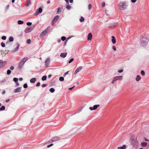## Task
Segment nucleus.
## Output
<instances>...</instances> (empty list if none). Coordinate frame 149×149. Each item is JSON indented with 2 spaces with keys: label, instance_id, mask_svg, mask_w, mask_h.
<instances>
[{
  "label": "nucleus",
  "instance_id": "f257e3e1",
  "mask_svg": "<svg viewBox=\"0 0 149 149\" xmlns=\"http://www.w3.org/2000/svg\"><path fill=\"white\" fill-rule=\"evenodd\" d=\"M149 38L148 36H143L141 38V45L143 47L146 45L148 43Z\"/></svg>",
  "mask_w": 149,
  "mask_h": 149
},
{
  "label": "nucleus",
  "instance_id": "f03ea898",
  "mask_svg": "<svg viewBox=\"0 0 149 149\" xmlns=\"http://www.w3.org/2000/svg\"><path fill=\"white\" fill-rule=\"evenodd\" d=\"M119 7L120 10H125L127 9V3L124 2H121L119 4Z\"/></svg>",
  "mask_w": 149,
  "mask_h": 149
},
{
  "label": "nucleus",
  "instance_id": "7ed1b4c3",
  "mask_svg": "<svg viewBox=\"0 0 149 149\" xmlns=\"http://www.w3.org/2000/svg\"><path fill=\"white\" fill-rule=\"evenodd\" d=\"M131 144L134 147H136L138 145V142L136 138H131Z\"/></svg>",
  "mask_w": 149,
  "mask_h": 149
},
{
  "label": "nucleus",
  "instance_id": "20e7f679",
  "mask_svg": "<svg viewBox=\"0 0 149 149\" xmlns=\"http://www.w3.org/2000/svg\"><path fill=\"white\" fill-rule=\"evenodd\" d=\"M61 139V138L59 136H57L52 137L50 140L48 141L47 143L50 142H53L54 141L59 140Z\"/></svg>",
  "mask_w": 149,
  "mask_h": 149
},
{
  "label": "nucleus",
  "instance_id": "39448f33",
  "mask_svg": "<svg viewBox=\"0 0 149 149\" xmlns=\"http://www.w3.org/2000/svg\"><path fill=\"white\" fill-rule=\"evenodd\" d=\"M42 11V9L41 8H39L37 10V11L33 14V15L36 16L38 15L39 14L41 13Z\"/></svg>",
  "mask_w": 149,
  "mask_h": 149
},
{
  "label": "nucleus",
  "instance_id": "423d86ee",
  "mask_svg": "<svg viewBox=\"0 0 149 149\" xmlns=\"http://www.w3.org/2000/svg\"><path fill=\"white\" fill-rule=\"evenodd\" d=\"M50 63V58L49 57L45 61V66L46 68L49 66Z\"/></svg>",
  "mask_w": 149,
  "mask_h": 149
},
{
  "label": "nucleus",
  "instance_id": "0eeeda50",
  "mask_svg": "<svg viewBox=\"0 0 149 149\" xmlns=\"http://www.w3.org/2000/svg\"><path fill=\"white\" fill-rule=\"evenodd\" d=\"M48 31L47 29L43 31L40 34V37H42L45 36L47 33Z\"/></svg>",
  "mask_w": 149,
  "mask_h": 149
},
{
  "label": "nucleus",
  "instance_id": "6e6552de",
  "mask_svg": "<svg viewBox=\"0 0 149 149\" xmlns=\"http://www.w3.org/2000/svg\"><path fill=\"white\" fill-rule=\"evenodd\" d=\"M6 63V61H3L0 60V69L3 68Z\"/></svg>",
  "mask_w": 149,
  "mask_h": 149
},
{
  "label": "nucleus",
  "instance_id": "1a4fd4ad",
  "mask_svg": "<svg viewBox=\"0 0 149 149\" xmlns=\"http://www.w3.org/2000/svg\"><path fill=\"white\" fill-rule=\"evenodd\" d=\"M123 77L122 76H117L114 77V80L116 81L122 80L123 79Z\"/></svg>",
  "mask_w": 149,
  "mask_h": 149
},
{
  "label": "nucleus",
  "instance_id": "9d476101",
  "mask_svg": "<svg viewBox=\"0 0 149 149\" xmlns=\"http://www.w3.org/2000/svg\"><path fill=\"white\" fill-rule=\"evenodd\" d=\"M99 104L94 105L93 107H89V109L91 110H93L96 109L98 107H100Z\"/></svg>",
  "mask_w": 149,
  "mask_h": 149
},
{
  "label": "nucleus",
  "instance_id": "9b49d317",
  "mask_svg": "<svg viewBox=\"0 0 149 149\" xmlns=\"http://www.w3.org/2000/svg\"><path fill=\"white\" fill-rule=\"evenodd\" d=\"M16 45L17 47L16 48L12 50V52H15L18 50L19 47V43H17L16 44Z\"/></svg>",
  "mask_w": 149,
  "mask_h": 149
},
{
  "label": "nucleus",
  "instance_id": "f8f14e48",
  "mask_svg": "<svg viewBox=\"0 0 149 149\" xmlns=\"http://www.w3.org/2000/svg\"><path fill=\"white\" fill-rule=\"evenodd\" d=\"M16 45L17 47L16 48L12 50V52H15L18 50L19 47V43H17L16 44Z\"/></svg>",
  "mask_w": 149,
  "mask_h": 149
},
{
  "label": "nucleus",
  "instance_id": "ddd939ff",
  "mask_svg": "<svg viewBox=\"0 0 149 149\" xmlns=\"http://www.w3.org/2000/svg\"><path fill=\"white\" fill-rule=\"evenodd\" d=\"M59 18V16L58 15H56L54 19L52 21V24L56 23Z\"/></svg>",
  "mask_w": 149,
  "mask_h": 149
},
{
  "label": "nucleus",
  "instance_id": "4468645a",
  "mask_svg": "<svg viewBox=\"0 0 149 149\" xmlns=\"http://www.w3.org/2000/svg\"><path fill=\"white\" fill-rule=\"evenodd\" d=\"M33 30V29L31 28H27L25 29L24 32L26 33H29L31 32Z\"/></svg>",
  "mask_w": 149,
  "mask_h": 149
},
{
  "label": "nucleus",
  "instance_id": "2eb2a0df",
  "mask_svg": "<svg viewBox=\"0 0 149 149\" xmlns=\"http://www.w3.org/2000/svg\"><path fill=\"white\" fill-rule=\"evenodd\" d=\"M28 58L27 57H26L24 58L20 61L24 64V63L28 60Z\"/></svg>",
  "mask_w": 149,
  "mask_h": 149
},
{
  "label": "nucleus",
  "instance_id": "dca6fc26",
  "mask_svg": "<svg viewBox=\"0 0 149 149\" xmlns=\"http://www.w3.org/2000/svg\"><path fill=\"white\" fill-rule=\"evenodd\" d=\"M24 64L20 61L18 65V68L19 69H21L23 67Z\"/></svg>",
  "mask_w": 149,
  "mask_h": 149
},
{
  "label": "nucleus",
  "instance_id": "f3484780",
  "mask_svg": "<svg viewBox=\"0 0 149 149\" xmlns=\"http://www.w3.org/2000/svg\"><path fill=\"white\" fill-rule=\"evenodd\" d=\"M21 87H18L16 88L14 90V92L15 93L20 92L21 91Z\"/></svg>",
  "mask_w": 149,
  "mask_h": 149
},
{
  "label": "nucleus",
  "instance_id": "a211bd4d",
  "mask_svg": "<svg viewBox=\"0 0 149 149\" xmlns=\"http://www.w3.org/2000/svg\"><path fill=\"white\" fill-rule=\"evenodd\" d=\"M92 34L91 33H89L88 35V40L89 41L91 40L92 38Z\"/></svg>",
  "mask_w": 149,
  "mask_h": 149
},
{
  "label": "nucleus",
  "instance_id": "6ab92c4d",
  "mask_svg": "<svg viewBox=\"0 0 149 149\" xmlns=\"http://www.w3.org/2000/svg\"><path fill=\"white\" fill-rule=\"evenodd\" d=\"M67 55V53H62L60 54V56L62 58H65L66 56Z\"/></svg>",
  "mask_w": 149,
  "mask_h": 149
},
{
  "label": "nucleus",
  "instance_id": "aec40b11",
  "mask_svg": "<svg viewBox=\"0 0 149 149\" xmlns=\"http://www.w3.org/2000/svg\"><path fill=\"white\" fill-rule=\"evenodd\" d=\"M111 38H112L111 41L113 44H115L116 42V40L115 37L114 36H112Z\"/></svg>",
  "mask_w": 149,
  "mask_h": 149
},
{
  "label": "nucleus",
  "instance_id": "412c9836",
  "mask_svg": "<svg viewBox=\"0 0 149 149\" xmlns=\"http://www.w3.org/2000/svg\"><path fill=\"white\" fill-rule=\"evenodd\" d=\"M126 145H124L122 146L118 147V149H126Z\"/></svg>",
  "mask_w": 149,
  "mask_h": 149
},
{
  "label": "nucleus",
  "instance_id": "4be33fe9",
  "mask_svg": "<svg viewBox=\"0 0 149 149\" xmlns=\"http://www.w3.org/2000/svg\"><path fill=\"white\" fill-rule=\"evenodd\" d=\"M36 80V78H32L30 80V82L31 83H34Z\"/></svg>",
  "mask_w": 149,
  "mask_h": 149
},
{
  "label": "nucleus",
  "instance_id": "5701e85b",
  "mask_svg": "<svg viewBox=\"0 0 149 149\" xmlns=\"http://www.w3.org/2000/svg\"><path fill=\"white\" fill-rule=\"evenodd\" d=\"M83 68V67L81 66H79L78 67L76 70L77 72H78L80 71Z\"/></svg>",
  "mask_w": 149,
  "mask_h": 149
},
{
  "label": "nucleus",
  "instance_id": "b1692460",
  "mask_svg": "<svg viewBox=\"0 0 149 149\" xmlns=\"http://www.w3.org/2000/svg\"><path fill=\"white\" fill-rule=\"evenodd\" d=\"M31 4V2L30 0H28L27 3L25 4V6H28Z\"/></svg>",
  "mask_w": 149,
  "mask_h": 149
},
{
  "label": "nucleus",
  "instance_id": "393cba45",
  "mask_svg": "<svg viewBox=\"0 0 149 149\" xmlns=\"http://www.w3.org/2000/svg\"><path fill=\"white\" fill-rule=\"evenodd\" d=\"M147 143L143 142L141 143V145L142 147H145L147 146Z\"/></svg>",
  "mask_w": 149,
  "mask_h": 149
},
{
  "label": "nucleus",
  "instance_id": "a878e982",
  "mask_svg": "<svg viewBox=\"0 0 149 149\" xmlns=\"http://www.w3.org/2000/svg\"><path fill=\"white\" fill-rule=\"evenodd\" d=\"M141 78L140 77V76L139 75H137L136 76V80L137 81H139L140 79H141Z\"/></svg>",
  "mask_w": 149,
  "mask_h": 149
},
{
  "label": "nucleus",
  "instance_id": "bb28decb",
  "mask_svg": "<svg viewBox=\"0 0 149 149\" xmlns=\"http://www.w3.org/2000/svg\"><path fill=\"white\" fill-rule=\"evenodd\" d=\"M62 9L61 8H57L58 10L57 12V14H58L60 13L61 12V9Z\"/></svg>",
  "mask_w": 149,
  "mask_h": 149
},
{
  "label": "nucleus",
  "instance_id": "cd10ccee",
  "mask_svg": "<svg viewBox=\"0 0 149 149\" xmlns=\"http://www.w3.org/2000/svg\"><path fill=\"white\" fill-rule=\"evenodd\" d=\"M118 24V22L114 23L112 24V26L113 27H116Z\"/></svg>",
  "mask_w": 149,
  "mask_h": 149
},
{
  "label": "nucleus",
  "instance_id": "c85d7f7f",
  "mask_svg": "<svg viewBox=\"0 0 149 149\" xmlns=\"http://www.w3.org/2000/svg\"><path fill=\"white\" fill-rule=\"evenodd\" d=\"M47 77L46 75L43 76L42 78V80L43 81H45L46 80Z\"/></svg>",
  "mask_w": 149,
  "mask_h": 149
},
{
  "label": "nucleus",
  "instance_id": "c756f323",
  "mask_svg": "<svg viewBox=\"0 0 149 149\" xmlns=\"http://www.w3.org/2000/svg\"><path fill=\"white\" fill-rule=\"evenodd\" d=\"M79 21L81 22H82L84 21V18L82 16H81L79 19Z\"/></svg>",
  "mask_w": 149,
  "mask_h": 149
},
{
  "label": "nucleus",
  "instance_id": "7c9ffc66",
  "mask_svg": "<svg viewBox=\"0 0 149 149\" xmlns=\"http://www.w3.org/2000/svg\"><path fill=\"white\" fill-rule=\"evenodd\" d=\"M9 41L12 42L13 41L14 38L12 36H10L9 38Z\"/></svg>",
  "mask_w": 149,
  "mask_h": 149
},
{
  "label": "nucleus",
  "instance_id": "2f4dec72",
  "mask_svg": "<svg viewBox=\"0 0 149 149\" xmlns=\"http://www.w3.org/2000/svg\"><path fill=\"white\" fill-rule=\"evenodd\" d=\"M5 109V107L4 106H2L0 108V111H2L4 110Z\"/></svg>",
  "mask_w": 149,
  "mask_h": 149
},
{
  "label": "nucleus",
  "instance_id": "473e14b6",
  "mask_svg": "<svg viewBox=\"0 0 149 149\" xmlns=\"http://www.w3.org/2000/svg\"><path fill=\"white\" fill-rule=\"evenodd\" d=\"M24 23V22L23 21L19 20L18 21V24H22Z\"/></svg>",
  "mask_w": 149,
  "mask_h": 149
},
{
  "label": "nucleus",
  "instance_id": "72a5a7b5",
  "mask_svg": "<svg viewBox=\"0 0 149 149\" xmlns=\"http://www.w3.org/2000/svg\"><path fill=\"white\" fill-rule=\"evenodd\" d=\"M49 91L53 93L55 91V89L54 88H52L49 89Z\"/></svg>",
  "mask_w": 149,
  "mask_h": 149
},
{
  "label": "nucleus",
  "instance_id": "f704fd0d",
  "mask_svg": "<svg viewBox=\"0 0 149 149\" xmlns=\"http://www.w3.org/2000/svg\"><path fill=\"white\" fill-rule=\"evenodd\" d=\"M92 8V5L91 4H89L88 6V10H91Z\"/></svg>",
  "mask_w": 149,
  "mask_h": 149
},
{
  "label": "nucleus",
  "instance_id": "c9c22d12",
  "mask_svg": "<svg viewBox=\"0 0 149 149\" xmlns=\"http://www.w3.org/2000/svg\"><path fill=\"white\" fill-rule=\"evenodd\" d=\"M59 80L60 81H63L64 80V78L63 77H59Z\"/></svg>",
  "mask_w": 149,
  "mask_h": 149
},
{
  "label": "nucleus",
  "instance_id": "e433bc0d",
  "mask_svg": "<svg viewBox=\"0 0 149 149\" xmlns=\"http://www.w3.org/2000/svg\"><path fill=\"white\" fill-rule=\"evenodd\" d=\"M141 73L143 76L145 75V72L143 70H141Z\"/></svg>",
  "mask_w": 149,
  "mask_h": 149
},
{
  "label": "nucleus",
  "instance_id": "4c0bfd02",
  "mask_svg": "<svg viewBox=\"0 0 149 149\" xmlns=\"http://www.w3.org/2000/svg\"><path fill=\"white\" fill-rule=\"evenodd\" d=\"M11 70H7V75H9L11 73Z\"/></svg>",
  "mask_w": 149,
  "mask_h": 149
},
{
  "label": "nucleus",
  "instance_id": "58836bf2",
  "mask_svg": "<svg viewBox=\"0 0 149 149\" xmlns=\"http://www.w3.org/2000/svg\"><path fill=\"white\" fill-rule=\"evenodd\" d=\"M13 80L15 82H17L18 80V79L17 78H14L13 79Z\"/></svg>",
  "mask_w": 149,
  "mask_h": 149
},
{
  "label": "nucleus",
  "instance_id": "ea45409f",
  "mask_svg": "<svg viewBox=\"0 0 149 149\" xmlns=\"http://www.w3.org/2000/svg\"><path fill=\"white\" fill-rule=\"evenodd\" d=\"M66 39V38L65 36H62L61 38V39L63 41L65 40Z\"/></svg>",
  "mask_w": 149,
  "mask_h": 149
},
{
  "label": "nucleus",
  "instance_id": "a19ab883",
  "mask_svg": "<svg viewBox=\"0 0 149 149\" xmlns=\"http://www.w3.org/2000/svg\"><path fill=\"white\" fill-rule=\"evenodd\" d=\"M74 59L73 58H71L68 61V63H71L72 62L73 60H74Z\"/></svg>",
  "mask_w": 149,
  "mask_h": 149
},
{
  "label": "nucleus",
  "instance_id": "79ce46f5",
  "mask_svg": "<svg viewBox=\"0 0 149 149\" xmlns=\"http://www.w3.org/2000/svg\"><path fill=\"white\" fill-rule=\"evenodd\" d=\"M66 8L68 10H69L71 9V7L69 5H67L66 6Z\"/></svg>",
  "mask_w": 149,
  "mask_h": 149
},
{
  "label": "nucleus",
  "instance_id": "37998d69",
  "mask_svg": "<svg viewBox=\"0 0 149 149\" xmlns=\"http://www.w3.org/2000/svg\"><path fill=\"white\" fill-rule=\"evenodd\" d=\"M23 87L24 88H26L28 87L27 85L26 84H25L23 85Z\"/></svg>",
  "mask_w": 149,
  "mask_h": 149
},
{
  "label": "nucleus",
  "instance_id": "c03bdc74",
  "mask_svg": "<svg viewBox=\"0 0 149 149\" xmlns=\"http://www.w3.org/2000/svg\"><path fill=\"white\" fill-rule=\"evenodd\" d=\"M6 36H3L2 37H1V39L3 40H5L6 39Z\"/></svg>",
  "mask_w": 149,
  "mask_h": 149
},
{
  "label": "nucleus",
  "instance_id": "a18cd8bd",
  "mask_svg": "<svg viewBox=\"0 0 149 149\" xmlns=\"http://www.w3.org/2000/svg\"><path fill=\"white\" fill-rule=\"evenodd\" d=\"M31 40L30 39H28L27 40L26 43L28 44H29L30 43Z\"/></svg>",
  "mask_w": 149,
  "mask_h": 149
},
{
  "label": "nucleus",
  "instance_id": "49530a36",
  "mask_svg": "<svg viewBox=\"0 0 149 149\" xmlns=\"http://www.w3.org/2000/svg\"><path fill=\"white\" fill-rule=\"evenodd\" d=\"M1 46L2 47H5V43L3 42H2L1 43Z\"/></svg>",
  "mask_w": 149,
  "mask_h": 149
},
{
  "label": "nucleus",
  "instance_id": "de8ad7c7",
  "mask_svg": "<svg viewBox=\"0 0 149 149\" xmlns=\"http://www.w3.org/2000/svg\"><path fill=\"white\" fill-rule=\"evenodd\" d=\"M26 24L28 26H31L32 24V23L31 22H28L26 23Z\"/></svg>",
  "mask_w": 149,
  "mask_h": 149
},
{
  "label": "nucleus",
  "instance_id": "09e8293b",
  "mask_svg": "<svg viewBox=\"0 0 149 149\" xmlns=\"http://www.w3.org/2000/svg\"><path fill=\"white\" fill-rule=\"evenodd\" d=\"M10 7V6L9 5H8L6 7V10H7Z\"/></svg>",
  "mask_w": 149,
  "mask_h": 149
},
{
  "label": "nucleus",
  "instance_id": "8fccbe9b",
  "mask_svg": "<svg viewBox=\"0 0 149 149\" xmlns=\"http://www.w3.org/2000/svg\"><path fill=\"white\" fill-rule=\"evenodd\" d=\"M10 68V70H13L14 69V67L13 66H11Z\"/></svg>",
  "mask_w": 149,
  "mask_h": 149
},
{
  "label": "nucleus",
  "instance_id": "3c124183",
  "mask_svg": "<svg viewBox=\"0 0 149 149\" xmlns=\"http://www.w3.org/2000/svg\"><path fill=\"white\" fill-rule=\"evenodd\" d=\"M67 41H68V40H66L64 42V44H63V46H65L67 44Z\"/></svg>",
  "mask_w": 149,
  "mask_h": 149
},
{
  "label": "nucleus",
  "instance_id": "603ef678",
  "mask_svg": "<svg viewBox=\"0 0 149 149\" xmlns=\"http://www.w3.org/2000/svg\"><path fill=\"white\" fill-rule=\"evenodd\" d=\"M53 145V144L51 143V144L50 145H47V147L48 148L50 146H52Z\"/></svg>",
  "mask_w": 149,
  "mask_h": 149
},
{
  "label": "nucleus",
  "instance_id": "864d4df0",
  "mask_svg": "<svg viewBox=\"0 0 149 149\" xmlns=\"http://www.w3.org/2000/svg\"><path fill=\"white\" fill-rule=\"evenodd\" d=\"M47 86V84H43L42 86V87L43 88L45 87H46Z\"/></svg>",
  "mask_w": 149,
  "mask_h": 149
},
{
  "label": "nucleus",
  "instance_id": "5fc2aeb1",
  "mask_svg": "<svg viewBox=\"0 0 149 149\" xmlns=\"http://www.w3.org/2000/svg\"><path fill=\"white\" fill-rule=\"evenodd\" d=\"M68 72H69V71H68V72H65L63 74V76L65 77L66 74H68Z\"/></svg>",
  "mask_w": 149,
  "mask_h": 149
},
{
  "label": "nucleus",
  "instance_id": "6e6d98bb",
  "mask_svg": "<svg viewBox=\"0 0 149 149\" xmlns=\"http://www.w3.org/2000/svg\"><path fill=\"white\" fill-rule=\"evenodd\" d=\"M40 82H38L37 84L36 85V86H40Z\"/></svg>",
  "mask_w": 149,
  "mask_h": 149
},
{
  "label": "nucleus",
  "instance_id": "4d7b16f0",
  "mask_svg": "<svg viewBox=\"0 0 149 149\" xmlns=\"http://www.w3.org/2000/svg\"><path fill=\"white\" fill-rule=\"evenodd\" d=\"M123 71V70H119L118 71V72H119V73H121Z\"/></svg>",
  "mask_w": 149,
  "mask_h": 149
},
{
  "label": "nucleus",
  "instance_id": "13d9d810",
  "mask_svg": "<svg viewBox=\"0 0 149 149\" xmlns=\"http://www.w3.org/2000/svg\"><path fill=\"white\" fill-rule=\"evenodd\" d=\"M112 49L114 51H116V47L115 46H113L112 47Z\"/></svg>",
  "mask_w": 149,
  "mask_h": 149
},
{
  "label": "nucleus",
  "instance_id": "bf43d9fd",
  "mask_svg": "<svg viewBox=\"0 0 149 149\" xmlns=\"http://www.w3.org/2000/svg\"><path fill=\"white\" fill-rule=\"evenodd\" d=\"M105 3L104 2H103L102 3V7H104V6H105Z\"/></svg>",
  "mask_w": 149,
  "mask_h": 149
},
{
  "label": "nucleus",
  "instance_id": "052dcab7",
  "mask_svg": "<svg viewBox=\"0 0 149 149\" xmlns=\"http://www.w3.org/2000/svg\"><path fill=\"white\" fill-rule=\"evenodd\" d=\"M136 1L137 0H131V2L132 3H135Z\"/></svg>",
  "mask_w": 149,
  "mask_h": 149
},
{
  "label": "nucleus",
  "instance_id": "680f3d73",
  "mask_svg": "<svg viewBox=\"0 0 149 149\" xmlns=\"http://www.w3.org/2000/svg\"><path fill=\"white\" fill-rule=\"evenodd\" d=\"M115 81H116V80H114V78L113 79V80L111 81V83L112 84H113Z\"/></svg>",
  "mask_w": 149,
  "mask_h": 149
},
{
  "label": "nucleus",
  "instance_id": "e2e57ef3",
  "mask_svg": "<svg viewBox=\"0 0 149 149\" xmlns=\"http://www.w3.org/2000/svg\"><path fill=\"white\" fill-rule=\"evenodd\" d=\"M144 140H145V141H149V140H148L147 139H146V138H145L144 139Z\"/></svg>",
  "mask_w": 149,
  "mask_h": 149
},
{
  "label": "nucleus",
  "instance_id": "0e129e2a",
  "mask_svg": "<svg viewBox=\"0 0 149 149\" xmlns=\"http://www.w3.org/2000/svg\"><path fill=\"white\" fill-rule=\"evenodd\" d=\"M75 87V86H74L70 88H69V90H71L73 88Z\"/></svg>",
  "mask_w": 149,
  "mask_h": 149
},
{
  "label": "nucleus",
  "instance_id": "69168bd1",
  "mask_svg": "<svg viewBox=\"0 0 149 149\" xmlns=\"http://www.w3.org/2000/svg\"><path fill=\"white\" fill-rule=\"evenodd\" d=\"M67 4H69V0H65Z\"/></svg>",
  "mask_w": 149,
  "mask_h": 149
},
{
  "label": "nucleus",
  "instance_id": "338daca9",
  "mask_svg": "<svg viewBox=\"0 0 149 149\" xmlns=\"http://www.w3.org/2000/svg\"><path fill=\"white\" fill-rule=\"evenodd\" d=\"M52 76V75L51 74H49L48 76V77L49 78H50Z\"/></svg>",
  "mask_w": 149,
  "mask_h": 149
},
{
  "label": "nucleus",
  "instance_id": "774afa93",
  "mask_svg": "<svg viewBox=\"0 0 149 149\" xmlns=\"http://www.w3.org/2000/svg\"><path fill=\"white\" fill-rule=\"evenodd\" d=\"M70 2L71 3H72L73 2V0H70Z\"/></svg>",
  "mask_w": 149,
  "mask_h": 149
}]
</instances>
